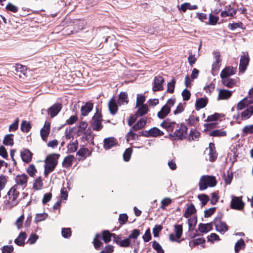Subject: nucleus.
I'll return each mask as SVG.
<instances>
[{"mask_svg": "<svg viewBox=\"0 0 253 253\" xmlns=\"http://www.w3.org/2000/svg\"><path fill=\"white\" fill-rule=\"evenodd\" d=\"M220 53L218 52H215L214 53V62L213 63L212 67V70H217L221 64V59L220 58Z\"/></svg>", "mask_w": 253, "mask_h": 253, "instance_id": "4be33fe9", "label": "nucleus"}, {"mask_svg": "<svg viewBox=\"0 0 253 253\" xmlns=\"http://www.w3.org/2000/svg\"><path fill=\"white\" fill-rule=\"evenodd\" d=\"M87 124L85 122H81L79 126H78V130L77 131V134L78 135H81L82 134H83L84 132H85V131H86L87 129Z\"/></svg>", "mask_w": 253, "mask_h": 253, "instance_id": "58836bf2", "label": "nucleus"}, {"mask_svg": "<svg viewBox=\"0 0 253 253\" xmlns=\"http://www.w3.org/2000/svg\"><path fill=\"white\" fill-rule=\"evenodd\" d=\"M249 57L248 55L241 56L240 60L239 71L241 73H244L249 63Z\"/></svg>", "mask_w": 253, "mask_h": 253, "instance_id": "f8f14e48", "label": "nucleus"}, {"mask_svg": "<svg viewBox=\"0 0 253 253\" xmlns=\"http://www.w3.org/2000/svg\"><path fill=\"white\" fill-rule=\"evenodd\" d=\"M116 145V141L113 137H109L104 140V148L108 150Z\"/></svg>", "mask_w": 253, "mask_h": 253, "instance_id": "5701e85b", "label": "nucleus"}, {"mask_svg": "<svg viewBox=\"0 0 253 253\" xmlns=\"http://www.w3.org/2000/svg\"><path fill=\"white\" fill-rule=\"evenodd\" d=\"M209 148L210 156L209 160L211 162H213L216 160L218 155V154L215 149L214 143H210L209 144Z\"/></svg>", "mask_w": 253, "mask_h": 253, "instance_id": "412c9836", "label": "nucleus"}, {"mask_svg": "<svg viewBox=\"0 0 253 253\" xmlns=\"http://www.w3.org/2000/svg\"><path fill=\"white\" fill-rule=\"evenodd\" d=\"M13 136V134L6 135L3 139V144L5 145H12L14 143Z\"/></svg>", "mask_w": 253, "mask_h": 253, "instance_id": "c03bdc74", "label": "nucleus"}, {"mask_svg": "<svg viewBox=\"0 0 253 253\" xmlns=\"http://www.w3.org/2000/svg\"><path fill=\"white\" fill-rule=\"evenodd\" d=\"M196 212V209L193 204H190L186 209L184 216L188 218Z\"/></svg>", "mask_w": 253, "mask_h": 253, "instance_id": "ea45409f", "label": "nucleus"}, {"mask_svg": "<svg viewBox=\"0 0 253 253\" xmlns=\"http://www.w3.org/2000/svg\"><path fill=\"white\" fill-rule=\"evenodd\" d=\"M174 232L177 239H179L182 234V226L181 225H174Z\"/></svg>", "mask_w": 253, "mask_h": 253, "instance_id": "09e8293b", "label": "nucleus"}, {"mask_svg": "<svg viewBox=\"0 0 253 253\" xmlns=\"http://www.w3.org/2000/svg\"><path fill=\"white\" fill-rule=\"evenodd\" d=\"M13 250V247L9 245L4 246L1 248L2 253H12Z\"/></svg>", "mask_w": 253, "mask_h": 253, "instance_id": "774afa93", "label": "nucleus"}, {"mask_svg": "<svg viewBox=\"0 0 253 253\" xmlns=\"http://www.w3.org/2000/svg\"><path fill=\"white\" fill-rule=\"evenodd\" d=\"M145 101V97L142 94H138L136 100V107H139L144 105L143 103Z\"/></svg>", "mask_w": 253, "mask_h": 253, "instance_id": "13d9d810", "label": "nucleus"}, {"mask_svg": "<svg viewBox=\"0 0 253 253\" xmlns=\"http://www.w3.org/2000/svg\"><path fill=\"white\" fill-rule=\"evenodd\" d=\"M26 238V234L24 232L20 233L18 237L15 240L14 242L18 246H23L24 245V241Z\"/></svg>", "mask_w": 253, "mask_h": 253, "instance_id": "2f4dec72", "label": "nucleus"}, {"mask_svg": "<svg viewBox=\"0 0 253 253\" xmlns=\"http://www.w3.org/2000/svg\"><path fill=\"white\" fill-rule=\"evenodd\" d=\"M60 155L58 154H51L48 155L46 158L45 161L53 164L54 165H57L58 160L59 158Z\"/></svg>", "mask_w": 253, "mask_h": 253, "instance_id": "c85d7f7f", "label": "nucleus"}, {"mask_svg": "<svg viewBox=\"0 0 253 253\" xmlns=\"http://www.w3.org/2000/svg\"><path fill=\"white\" fill-rule=\"evenodd\" d=\"M146 120L144 118L140 119L132 127L133 130L136 131L142 128L146 125Z\"/></svg>", "mask_w": 253, "mask_h": 253, "instance_id": "e433bc0d", "label": "nucleus"}, {"mask_svg": "<svg viewBox=\"0 0 253 253\" xmlns=\"http://www.w3.org/2000/svg\"><path fill=\"white\" fill-rule=\"evenodd\" d=\"M152 247L157 253H164V251L162 246L157 241H155L153 242Z\"/></svg>", "mask_w": 253, "mask_h": 253, "instance_id": "6e6d98bb", "label": "nucleus"}, {"mask_svg": "<svg viewBox=\"0 0 253 253\" xmlns=\"http://www.w3.org/2000/svg\"><path fill=\"white\" fill-rule=\"evenodd\" d=\"M45 163L44 174L45 176H47L49 173L54 170L56 166L46 161H45Z\"/></svg>", "mask_w": 253, "mask_h": 253, "instance_id": "7c9ffc66", "label": "nucleus"}, {"mask_svg": "<svg viewBox=\"0 0 253 253\" xmlns=\"http://www.w3.org/2000/svg\"><path fill=\"white\" fill-rule=\"evenodd\" d=\"M31 124L29 122L26 121H22L21 124V130L23 132H27L31 128Z\"/></svg>", "mask_w": 253, "mask_h": 253, "instance_id": "49530a36", "label": "nucleus"}, {"mask_svg": "<svg viewBox=\"0 0 253 253\" xmlns=\"http://www.w3.org/2000/svg\"><path fill=\"white\" fill-rule=\"evenodd\" d=\"M75 157L73 155H69L66 157L63 161L62 165L64 167L68 168L72 165Z\"/></svg>", "mask_w": 253, "mask_h": 253, "instance_id": "c9c22d12", "label": "nucleus"}, {"mask_svg": "<svg viewBox=\"0 0 253 253\" xmlns=\"http://www.w3.org/2000/svg\"><path fill=\"white\" fill-rule=\"evenodd\" d=\"M232 94L231 91L226 89H220L219 90L218 99H227L229 98Z\"/></svg>", "mask_w": 253, "mask_h": 253, "instance_id": "393cba45", "label": "nucleus"}, {"mask_svg": "<svg viewBox=\"0 0 253 253\" xmlns=\"http://www.w3.org/2000/svg\"><path fill=\"white\" fill-rule=\"evenodd\" d=\"M165 82L162 76H157L154 78L152 89L154 91H161L163 89V84Z\"/></svg>", "mask_w": 253, "mask_h": 253, "instance_id": "1a4fd4ad", "label": "nucleus"}, {"mask_svg": "<svg viewBox=\"0 0 253 253\" xmlns=\"http://www.w3.org/2000/svg\"><path fill=\"white\" fill-rule=\"evenodd\" d=\"M139 107V108L137 112V115L138 116H142L147 113L148 109L146 105H142Z\"/></svg>", "mask_w": 253, "mask_h": 253, "instance_id": "de8ad7c7", "label": "nucleus"}, {"mask_svg": "<svg viewBox=\"0 0 253 253\" xmlns=\"http://www.w3.org/2000/svg\"><path fill=\"white\" fill-rule=\"evenodd\" d=\"M175 81L174 79H172L171 82L168 84L167 91L170 93H173L174 89Z\"/></svg>", "mask_w": 253, "mask_h": 253, "instance_id": "680f3d73", "label": "nucleus"}, {"mask_svg": "<svg viewBox=\"0 0 253 253\" xmlns=\"http://www.w3.org/2000/svg\"><path fill=\"white\" fill-rule=\"evenodd\" d=\"M175 102V98H169L167 101L166 104L158 113V117L160 119H163L166 117L169 113L171 107L174 105Z\"/></svg>", "mask_w": 253, "mask_h": 253, "instance_id": "7ed1b4c3", "label": "nucleus"}, {"mask_svg": "<svg viewBox=\"0 0 253 253\" xmlns=\"http://www.w3.org/2000/svg\"><path fill=\"white\" fill-rule=\"evenodd\" d=\"M43 185L41 177H39L37 178L34 183V188L36 190H40L41 189Z\"/></svg>", "mask_w": 253, "mask_h": 253, "instance_id": "5fc2aeb1", "label": "nucleus"}, {"mask_svg": "<svg viewBox=\"0 0 253 253\" xmlns=\"http://www.w3.org/2000/svg\"><path fill=\"white\" fill-rule=\"evenodd\" d=\"M177 8L179 10H181L182 12H185L187 9L194 10L198 8L196 5H191L190 3L185 2L181 4L180 6L178 5Z\"/></svg>", "mask_w": 253, "mask_h": 253, "instance_id": "b1692460", "label": "nucleus"}, {"mask_svg": "<svg viewBox=\"0 0 253 253\" xmlns=\"http://www.w3.org/2000/svg\"><path fill=\"white\" fill-rule=\"evenodd\" d=\"M217 184L216 178L212 175H204L201 177L199 186L200 190L206 189L208 186L214 187Z\"/></svg>", "mask_w": 253, "mask_h": 253, "instance_id": "f257e3e1", "label": "nucleus"}, {"mask_svg": "<svg viewBox=\"0 0 253 253\" xmlns=\"http://www.w3.org/2000/svg\"><path fill=\"white\" fill-rule=\"evenodd\" d=\"M114 242L118 246L124 248L128 247L130 246L131 244V241L129 238H127L122 240L121 237L118 235H117L116 238L114 239Z\"/></svg>", "mask_w": 253, "mask_h": 253, "instance_id": "ddd939ff", "label": "nucleus"}, {"mask_svg": "<svg viewBox=\"0 0 253 253\" xmlns=\"http://www.w3.org/2000/svg\"><path fill=\"white\" fill-rule=\"evenodd\" d=\"M226 135V132L224 130H222L216 129V130L211 131L210 132V135L214 136V137L224 136Z\"/></svg>", "mask_w": 253, "mask_h": 253, "instance_id": "37998d69", "label": "nucleus"}, {"mask_svg": "<svg viewBox=\"0 0 253 253\" xmlns=\"http://www.w3.org/2000/svg\"><path fill=\"white\" fill-rule=\"evenodd\" d=\"M235 69L231 66H228L223 69L220 73V76L221 79L230 78L232 75L235 74Z\"/></svg>", "mask_w": 253, "mask_h": 253, "instance_id": "4468645a", "label": "nucleus"}, {"mask_svg": "<svg viewBox=\"0 0 253 253\" xmlns=\"http://www.w3.org/2000/svg\"><path fill=\"white\" fill-rule=\"evenodd\" d=\"M151 234L150 232V229L148 228L145 232V234L143 235L142 238L144 242H148L151 239Z\"/></svg>", "mask_w": 253, "mask_h": 253, "instance_id": "69168bd1", "label": "nucleus"}, {"mask_svg": "<svg viewBox=\"0 0 253 253\" xmlns=\"http://www.w3.org/2000/svg\"><path fill=\"white\" fill-rule=\"evenodd\" d=\"M214 225L217 231L221 233H224L228 230V227L226 224L220 220H216L215 221Z\"/></svg>", "mask_w": 253, "mask_h": 253, "instance_id": "aec40b11", "label": "nucleus"}, {"mask_svg": "<svg viewBox=\"0 0 253 253\" xmlns=\"http://www.w3.org/2000/svg\"><path fill=\"white\" fill-rule=\"evenodd\" d=\"M108 107L110 113L114 115L118 111V106L114 97H112L108 103Z\"/></svg>", "mask_w": 253, "mask_h": 253, "instance_id": "a878e982", "label": "nucleus"}, {"mask_svg": "<svg viewBox=\"0 0 253 253\" xmlns=\"http://www.w3.org/2000/svg\"><path fill=\"white\" fill-rule=\"evenodd\" d=\"M245 246V241L243 239H240L235 245V251L238 253L241 250L244 248Z\"/></svg>", "mask_w": 253, "mask_h": 253, "instance_id": "a19ab883", "label": "nucleus"}, {"mask_svg": "<svg viewBox=\"0 0 253 253\" xmlns=\"http://www.w3.org/2000/svg\"><path fill=\"white\" fill-rule=\"evenodd\" d=\"M236 13V10L231 7L230 5L226 6L225 10L221 12L222 17H233Z\"/></svg>", "mask_w": 253, "mask_h": 253, "instance_id": "f3484780", "label": "nucleus"}, {"mask_svg": "<svg viewBox=\"0 0 253 253\" xmlns=\"http://www.w3.org/2000/svg\"><path fill=\"white\" fill-rule=\"evenodd\" d=\"M119 101L121 103L124 104L126 103L127 104L128 101V97H127V94L125 92H122L119 95Z\"/></svg>", "mask_w": 253, "mask_h": 253, "instance_id": "603ef678", "label": "nucleus"}, {"mask_svg": "<svg viewBox=\"0 0 253 253\" xmlns=\"http://www.w3.org/2000/svg\"><path fill=\"white\" fill-rule=\"evenodd\" d=\"M7 195L9 199L11 200L12 204L16 205L18 203L17 198L19 195V192L17 191V186L14 185L8 191Z\"/></svg>", "mask_w": 253, "mask_h": 253, "instance_id": "6e6552de", "label": "nucleus"}, {"mask_svg": "<svg viewBox=\"0 0 253 253\" xmlns=\"http://www.w3.org/2000/svg\"><path fill=\"white\" fill-rule=\"evenodd\" d=\"M199 121V118L194 115H191L187 120V123L190 125H193Z\"/></svg>", "mask_w": 253, "mask_h": 253, "instance_id": "338daca9", "label": "nucleus"}, {"mask_svg": "<svg viewBox=\"0 0 253 253\" xmlns=\"http://www.w3.org/2000/svg\"><path fill=\"white\" fill-rule=\"evenodd\" d=\"M253 104V87L249 92V96L239 101L237 105V110L241 111L246 107Z\"/></svg>", "mask_w": 253, "mask_h": 253, "instance_id": "20e7f679", "label": "nucleus"}, {"mask_svg": "<svg viewBox=\"0 0 253 253\" xmlns=\"http://www.w3.org/2000/svg\"><path fill=\"white\" fill-rule=\"evenodd\" d=\"M231 198L230 207L232 209L242 210L244 208V203L243 202L241 197L232 195Z\"/></svg>", "mask_w": 253, "mask_h": 253, "instance_id": "39448f33", "label": "nucleus"}, {"mask_svg": "<svg viewBox=\"0 0 253 253\" xmlns=\"http://www.w3.org/2000/svg\"><path fill=\"white\" fill-rule=\"evenodd\" d=\"M93 109V104L90 102H87L81 108V114L82 116H86Z\"/></svg>", "mask_w": 253, "mask_h": 253, "instance_id": "cd10ccee", "label": "nucleus"}, {"mask_svg": "<svg viewBox=\"0 0 253 253\" xmlns=\"http://www.w3.org/2000/svg\"><path fill=\"white\" fill-rule=\"evenodd\" d=\"M243 111L234 116V119L236 120H240L241 121L247 120L250 119L253 114V104L246 107Z\"/></svg>", "mask_w": 253, "mask_h": 253, "instance_id": "f03ea898", "label": "nucleus"}, {"mask_svg": "<svg viewBox=\"0 0 253 253\" xmlns=\"http://www.w3.org/2000/svg\"><path fill=\"white\" fill-rule=\"evenodd\" d=\"M26 171L30 176L33 177L37 172V169L35 166L33 164H31L27 168Z\"/></svg>", "mask_w": 253, "mask_h": 253, "instance_id": "864d4df0", "label": "nucleus"}, {"mask_svg": "<svg viewBox=\"0 0 253 253\" xmlns=\"http://www.w3.org/2000/svg\"><path fill=\"white\" fill-rule=\"evenodd\" d=\"M101 238V235L100 234H96L94 240H93V245L94 248L98 250L100 247H102L103 245V243L100 240Z\"/></svg>", "mask_w": 253, "mask_h": 253, "instance_id": "79ce46f5", "label": "nucleus"}, {"mask_svg": "<svg viewBox=\"0 0 253 253\" xmlns=\"http://www.w3.org/2000/svg\"><path fill=\"white\" fill-rule=\"evenodd\" d=\"M243 135L253 133V125L245 126L242 129Z\"/></svg>", "mask_w": 253, "mask_h": 253, "instance_id": "3c124183", "label": "nucleus"}, {"mask_svg": "<svg viewBox=\"0 0 253 253\" xmlns=\"http://www.w3.org/2000/svg\"><path fill=\"white\" fill-rule=\"evenodd\" d=\"M7 181V177L5 175H1L0 176V190H2L5 187Z\"/></svg>", "mask_w": 253, "mask_h": 253, "instance_id": "4d7b16f0", "label": "nucleus"}, {"mask_svg": "<svg viewBox=\"0 0 253 253\" xmlns=\"http://www.w3.org/2000/svg\"><path fill=\"white\" fill-rule=\"evenodd\" d=\"M164 134L162 131L157 127H153L148 131V135L150 136L157 137Z\"/></svg>", "mask_w": 253, "mask_h": 253, "instance_id": "f704fd0d", "label": "nucleus"}, {"mask_svg": "<svg viewBox=\"0 0 253 253\" xmlns=\"http://www.w3.org/2000/svg\"><path fill=\"white\" fill-rule=\"evenodd\" d=\"M184 104H185V103H179L178 105H177L176 109L173 111V114L174 115H177V114L182 113L184 109Z\"/></svg>", "mask_w": 253, "mask_h": 253, "instance_id": "e2e57ef3", "label": "nucleus"}, {"mask_svg": "<svg viewBox=\"0 0 253 253\" xmlns=\"http://www.w3.org/2000/svg\"><path fill=\"white\" fill-rule=\"evenodd\" d=\"M114 247L111 245L106 246L100 253H112L114 252Z\"/></svg>", "mask_w": 253, "mask_h": 253, "instance_id": "0e129e2a", "label": "nucleus"}, {"mask_svg": "<svg viewBox=\"0 0 253 253\" xmlns=\"http://www.w3.org/2000/svg\"><path fill=\"white\" fill-rule=\"evenodd\" d=\"M131 153L132 149L131 148H127L126 150L123 155L124 160L125 161L127 162L129 160Z\"/></svg>", "mask_w": 253, "mask_h": 253, "instance_id": "bf43d9fd", "label": "nucleus"}, {"mask_svg": "<svg viewBox=\"0 0 253 253\" xmlns=\"http://www.w3.org/2000/svg\"><path fill=\"white\" fill-rule=\"evenodd\" d=\"M101 238L105 243H108L111 241V238L113 239L116 238L117 235L114 233L110 232L108 230H103L101 232Z\"/></svg>", "mask_w": 253, "mask_h": 253, "instance_id": "2eb2a0df", "label": "nucleus"}, {"mask_svg": "<svg viewBox=\"0 0 253 253\" xmlns=\"http://www.w3.org/2000/svg\"><path fill=\"white\" fill-rule=\"evenodd\" d=\"M47 214L46 213H38L36 214L35 218V221L36 222H41L45 220L47 217Z\"/></svg>", "mask_w": 253, "mask_h": 253, "instance_id": "8fccbe9b", "label": "nucleus"}, {"mask_svg": "<svg viewBox=\"0 0 253 253\" xmlns=\"http://www.w3.org/2000/svg\"><path fill=\"white\" fill-rule=\"evenodd\" d=\"M221 83L225 86L229 88H232L236 85L237 80L231 78H224L221 79Z\"/></svg>", "mask_w": 253, "mask_h": 253, "instance_id": "a211bd4d", "label": "nucleus"}, {"mask_svg": "<svg viewBox=\"0 0 253 253\" xmlns=\"http://www.w3.org/2000/svg\"><path fill=\"white\" fill-rule=\"evenodd\" d=\"M62 109V104L60 103H57L53 104L49 107L47 111L48 114L50 115L51 118H53L56 116Z\"/></svg>", "mask_w": 253, "mask_h": 253, "instance_id": "9b49d317", "label": "nucleus"}, {"mask_svg": "<svg viewBox=\"0 0 253 253\" xmlns=\"http://www.w3.org/2000/svg\"><path fill=\"white\" fill-rule=\"evenodd\" d=\"M45 163L44 174L45 176H47L49 173L54 170L56 166L46 161H45Z\"/></svg>", "mask_w": 253, "mask_h": 253, "instance_id": "c756f323", "label": "nucleus"}, {"mask_svg": "<svg viewBox=\"0 0 253 253\" xmlns=\"http://www.w3.org/2000/svg\"><path fill=\"white\" fill-rule=\"evenodd\" d=\"M187 128L183 124L178 126V128L174 132V134L178 139H183L187 135Z\"/></svg>", "mask_w": 253, "mask_h": 253, "instance_id": "9d476101", "label": "nucleus"}, {"mask_svg": "<svg viewBox=\"0 0 253 253\" xmlns=\"http://www.w3.org/2000/svg\"><path fill=\"white\" fill-rule=\"evenodd\" d=\"M208 103L207 98H200L197 100L196 102V109H201L204 108Z\"/></svg>", "mask_w": 253, "mask_h": 253, "instance_id": "4c0bfd02", "label": "nucleus"}, {"mask_svg": "<svg viewBox=\"0 0 253 253\" xmlns=\"http://www.w3.org/2000/svg\"><path fill=\"white\" fill-rule=\"evenodd\" d=\"M101 120V114L96 113L93 117L91 122V126L93 130L99 131L102 128Z\"/></svg>", "mask_w": 253, "mask_h": 253, "instance_id": "423d86ee", "label": "nucleus"}, {"mask_svg": "<svg viewBox=\"0 0 253 253\" xmlns=\"http://www.w3.org/2000/svg\"><path fill=\"white\" fill-rule=\"evenodd\" d=\"M28 176L25 174L17 175L15 177L16 185L23 186L24 187L27 185Z\"/></svg>", "mask_w": 253, "mask_h": 253, "instance_id": "dca6fc26", "label": "nucleus"}, {"mask_svg": "<svg viewBox=\"0 0 253 253\" xmlns=\"http://www.w3.org/2000/svg\"><path fill=\"white\" fill-rule=\"evenodd\" d=\"M175 125V123L174 122H170L167 120L164 121L161 124V126L166 128L168 131H172Z\"/></svg>", "mask_w": 253, "mask_h": 253, "instance_id": "72a5a7b5", "label": "nucleus"}, {"mask_svg": "<svg viewBox=\"0 0 253 253\" xmlns=\"http://www.w3.org/2000/svg\"><path fill=\"white\" fill-rule=\"evenodd\" d=\"M212 229V225L211 223H200L198 225V229L200 232L202 233H207L210 231Z\"/></svg>", "mask_w": 253, "mask_h": 253, "instance_id": "bb28decb", "label": "nucleus"}, {"mask_svg": "<svg viewBox=\"0 0 253 253\" xmlns=\"http://www.w3.org/2000/svg\"><path fill=\"white\" fill-rule=\"evenodd\" d=\"M83 134H84L83 136V139H84L86 141L93 144L94 135L92 133L91 130L90 129H87V130L85 131V132H84Z\"/></svg>", "mask_w": 253, "mask_h": 253, "instance_id": "473e14b6", "label": "nucleus"}, {"mask_svg": "<svg viewBox=\"0 0 253 253\" xmlns=\"http://www.w3.org/2000/svg\"><path fill=\"white\" fill-rule=\"evenodd\" d=\"M33 154L27 149H24L21 152V157L25 163H29L32 160Z\"/></svg>", "mask_w": 253, "mask_h": 253, "instance_id": "6ab92c4d", "label": "nucleus"}, {"mask_svg": "<svg viewBox=\"0 0 253 253\" xmlns=\"http://www.w3.org/2000/svg\"><path fill=\"white\" fill-rule=\"evenodd\" d=\"M50 132V123L46 121L40 130L41 137L43 141L47 142L48 136Z\"/></svg>", "mask_w": 253, "mask_h": 253, "instance_id": "0eeeda50", "label": "nucleus"}, {"mask_svg": "<svg viewBox=\"0 0 253 253\" xmlns=\"http://www.w3.org/2000/svg\"><path fill=\"white\" fill-rule=\"evenodd\" d=\"M132 128L130 129L129 131L126 135V139L127 142L131 140H134L136 137V133L133 132Z\"/></svg>", "mask_w": 253, "mask_h": 253, "instance_id": "052dcab7", "label": "nucleus"}, {"mask_svg": "<svg viewBox=\"0 0 253 253\" xmlns=\"http://www.w3.org/2000/svg\"><path fill=\"white\" fill-rule=\"evenodd\" d=\"M78 143L77 140L70 143L67 146V150L69 153H73L75 152L78 148Z\"/></svg>", "mask_w": 253, "mask_h": 253, "instance_id": "a18cd8bd", "label": "nucleus"}]
</instances>
